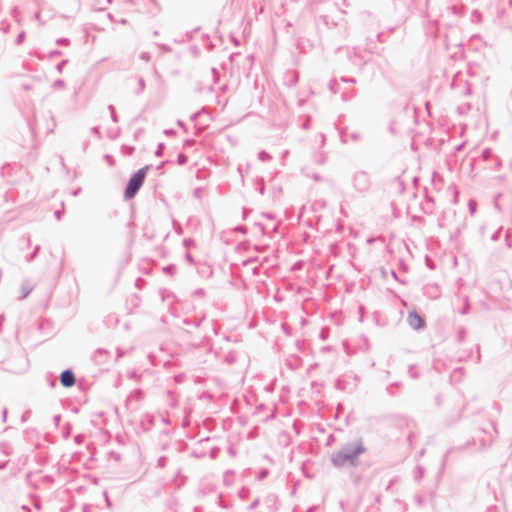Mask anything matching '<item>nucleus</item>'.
I'll return each instance as SVG.
<instances>
[{
    "label": "nucleus",
    "mask_w": 512,
    "mask_h": 512,
    "mask_svg": "<svg viewBox=\"0 0 512 512\" xmlns=\"http://www.w3.org/2000/svg\"><path fill=\"white\" fill-rule=\"evenodd\" d=\"M147 170L148 167H143L130 178L125 189V198L131 199L136 195L146 178Z\"/></svg>",
    "instance_id": "2"
},
{
    "label": "nucleus",
    "mask_w": 512,
    "mask_h": 512,
    "mask_svg": "<svg viewBox=\"0 0 512 512\" xmlns=\"http://www.w3.org/2000/svg\"><path fill=\"white\" fill-rule=\"evenodd\" d=\"M407 322L413 329L416 330L423 328L425 325L422 317L414 311L409 312Z\"/></svg>",
    "instance_id": "3"
},
{
    "label": "nucleus",
    "mask_w": 512,
    "mask_h": 512,
    "mask_svg": "<svg viewBox=\"0 0 512 512\" xmlns=\"http://www.w3.org/2000/svg\"><path fill=\"white\" fill-rule=\"evenodd\" d=\"M60 380L64 387H71L75 383V376L71 371L65 370L61 373Z\"/></svg>",
    "instance_id": "4"
},
{
    "label": "nucleus",
    "mask_w": 512,
    "mask_h": 512,
    "mask_svg": "<svg viewBox=\"0 0 512 512\" xmlns=\"http://www.w3.org/2000/svg\"><path fill=\"white\" fill-rule=\"evenodd\" d=\"M362 452L363 448L359 443L345 447L334 456V464L342 466L346 463H353L354 459Z\"/></svg>",
    "instance_id": "1"
}]
</instances>
